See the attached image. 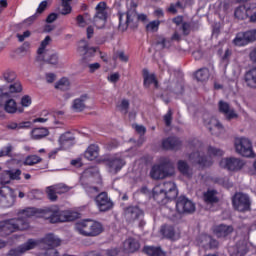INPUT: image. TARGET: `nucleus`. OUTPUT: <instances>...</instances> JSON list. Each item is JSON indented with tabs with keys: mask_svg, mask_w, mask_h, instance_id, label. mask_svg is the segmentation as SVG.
<instances>
[{
	"mask_svg": "<svg viewBox=\"0 0 256 256\" xmlns=\"http://www.w3.org/2000/svg\"><path fill=\"white\" fill-rule=\"evenodd\" d=\"M119 25L118 30L124 33L127 29H137L139 21L146 23L147 15L138 14L136 6L127 10V12H118Z\"/></svg>",
	"mask_w": 256,
	"mask_h": 256,
	"instance_id": "obj_1",
	"label": "nucleus"
},
{
	"mask_svg": "<svg viewBox=\"0 0 256 256\" xmlns=\"http://www.w3.org/2000/svg\"><path fill=\"white\" fill-rule=\"evenodd\" d=\"M75 229L84 237H97L103 232V224L87 219L76 223Z\"/></svg>",
	"mask_w": 256,
	"mask_h": 256,
	"instance_id": "obj_2",
	"label": "nucleus"
},
{
	"mask_svg": "<svg viewBox=\"0 0 256 256\" xmlns=\"http://www.w3.org/2000/svg\"><path fill=\"white\" fill-rule=\"evenodd\" d=\"M78 49L81 53H84L82 57V63L86 67H88L89 73H95V71H99V69H101V64H99L98 62L92 63V64L89 63L92 57H95V53H97L98 48H95V47L89 48V44L85 40H82L80 42V46Z\"/></svg>",
	"mask_w": 256,
	"mask_h": 256,
	"instance_id": "obj_3",
	"label": "nucleus"
},
{
	"mask_svg": "<svg viewBox=\"0 0 256 256\" xmlns=\"http://www.w3.org/2000/svg\"><path fill=\"white\" fill-rule=\"evenodd\" d=\"M2 81H5V85L2 86V91L7 93H21L23 86L21 82H17V74L13 70H6L2 74Z\"/></svg>",
	"mask_w": 256,
	"mask_h": 256,
	"instance_id": "obj_4",
	"label": "nucleus"
},
{
	"mask_svg": "<svg viewBox=\"0 0 256 256\" xmlns=\"http://www.w3.org/2000/svg\"><path fill=\"white\" fill-rule=\"evenodd\" d=\"M100 179L99 176V168L97 167H90L87 168L80 177V184L84 189L87 191V193H99V187L97 186H91V183H93V179Z\"/></svg>",
	"mask_w": 256,
	"mask_h": 256,
	"instance_id": "obj_5",
	"label": "nucleus"
},
{
	"mask_svg": "<svg viewBox=\"0 0 256 256\" xmlns=\"http://www.w3.org/2000/svg\"><path fill=\"white\" fill-rule=\"evenodd\" d=\"M175 173L173 169V163L166 160L160 164L152 166L149 175L151 179L159 181V179H165V177H171Z\"/></svg>",
	"mask_w": 256,
	"mask_h": 256,
	"instance_id": "obj_6",
	"label": "nucleus"
},
{
	"mask_svg": "<svg viewBox=\"0 0 256 256\" xmlns=\"http://www.w3.org/2000/svg\"><path fill=\"white\" fill-rule=\"evenodd\" d=\"M232 205L239 213L251 211V198L247 194L236 193L232 199Z\"/></svg>",
	"mask_w": 256,
	"mask_h": 256,
	"instance_id": "obj_7",
	"label": "nucleus"
},
{
	"mask_svg": "<svg viewBox=\"0 0 256 256\" xmlns=\"http://www.w3.org/2000/svg\"><path fill=\"white\" fill-rule=\"evenodd\" d=\"M176 211L179 215H193L196 211L195 203L185 196H179L176 200Z\"/></svg>",
	"mask_w": 256,
	"mask_h": 256,
	"instance_id": "obj_8",
	"label": "nucleus"
},
{
	"mask_svg": "<svg viewBox=\"0 0 256 256\" xmlns=\"http://www.w3.org/2000/svg\"><path fill=\"white\" fill-rule=\"evenodd\" d=\"M236 153L242 155V157H255L253 152V144L248 138H237L235 140Z\"/></svg>",
	"mask_w": 256,
	"mask_h": 256,
	"instance_id": "obj_9",
	"label": "nucleus"
},
{
	"mask_svg": "<svg viewBox=\"0 0 256 256\" xmlns=\"http://www.w3.org/2000/svg\"><path fill=\"white\" fill-rule=\"evenodd\" d=\"M14 94L7 91L3 92V89H0V107H3L6 113H17V102L11 98Z\"/></svg>",
	"mask_w": 256,
	"mask_h": 256,
	"instance_id": "obj_10",
	"label": "nucleus"
},
{
	"mask_svg": "<svg viewBox=\"0 0 256 256\" xmlns=\"http://www.w3.org/2000/svg\"><path fill=\"white\" fill-rule=\"evenodd\" d=\"M41 213L44 219H50V223H63L64 221H71V218L61 210H53L51 208H48L42 210Z\"/></svg>",
	"mask_w": 256,
	"mask_h": 256,
	"instance_id": "obj_11",
	"label": "nucleus"
},
{
	"mask_svg": "<svg viewBox=\"0 0 256 256\" xmlns=\"http://www.w3.org/2000/svg\"><path fill=\"white\" fill-rule=\"evenodd\" d=\"M106 21H107V3L100 2L96 6V14L92 20V23H94L97 29H103V27H105Z\"/></svg>",
	"mask_w": 256,
	"mask_h": 256,
	"instance_id": "obj_12",
	"label": "nucleus"
},
{
	"mask_svg": "<svg viewBox=\"0 0 256 256\" xmlns=\"http://www.w3.org/2000/svg\"><path fill=\"white\" fill-rule=\"evenodd\" d=\"M253 41H256V30L240 32L234 39V45L243 47L245 45H249V43H253Z\"/></svg>",
	"mask_w": 256,
	"mask_h": 256,
	"instance_id": "obj_13",
	"label": "nucleus"
},
{
	"mask_svg": "<svg viewBox=\"0 0 256 256\" xmlns=\"http://www.w3.org/2000/svg\"><path fill=\"white\" fill-rule=\"evenodd\" d=\"M96 205L102 213H105L106 211H111L113 209L114 203L109 198V196L106 194V192H102L98 194L95 198Z\"/></svg>",
	"mask_w": 256,
	"mask_h": 256,
	"instance_id": "obj_14",
	"label": "nucleus"
},
{
	"mask_svg": "<svg viewBox=\"0 0 256 256\" xmlns=\"http://www.w3.org/2000/svg\"><path fill=\"white\" fill-rule=\"evenodd\" d=\"M220 165L224 169H228V171H241L245 166V162L239 158L230 157V158H223L220 161Z\"/></svg>",
	"mask_w": 256,
	"mask_h": 256,
	"instance_id": "obj_15",
	"label": "nucleus"
},
{
	"mask_svg": "<svg viewBox=\"0 0 256 256\" xmlns=\"http://www.w3.org/2000/svg\"><path fill=\"white\" fill-rule=\"evenodd\" d=\"M37 247V241L34 239H29L26 243L18 246L17 248H12L7 253L8 256H21L27 251H31V249H35Z\"/></svg>",
	"mask_w": 256,
	"mask_h": 256,
	"instance_id": "obj_16",
	"label": "nucleus"
},
{
	"mask_svg": "<svg viewBox=\"0 0 256 256\" xmlns=\"http://www.w3.org/2000/svg\"><path fill=\"white\" fill-rule=\"evenodd\" d=\"M109 173L117 175L123 167H125V160L119 156L112 157L106 161Z\"/></svg>",
	"mask_w": 256,
	"mask_h": 256,
	"instance_id": "obj_17",
	"label": "nucleus"
},
{
	"mask_svg": "<svg viewBox=\"0 0 256 256\" xmlns=\"http://www.w3.org/2000/svg\"><path fill=\"white\" fill-rule=\"evenodd\" d=\"M196 242L203 249H217L219 247V242L207 234L199 235Z\"/></svg>",
	"mask_w": 256,
	"mask_h": 256,
	"instance_id": "obj_18",
	"label": "nucleus"
},
{
	"mask_svg": "<svg viewBox=\"0 0 256 256\" xmlns=\"http://www.w3.org/2000/svg\"><path fill=\"white\" fill-rule=\"evenodd\" d=\"M247 251H249V242L245 239L239 240L235 246L229 248L230 256H245Z\"/></svg>",
	"mask_w": 256,
	"mask_h": 256,
	"instance_id": "obj_19",
	"label": "nucleus"
},
{
	"mask_svg": "<svg viewBox=\"0 0 256 256\" xmlns=\"http://www.w3.org/2000/svg\"><path fill=\"white\" fill-rule=\"evenodd\" d=\"M182 145H183V142H181V139L175 136H171L162 140V147L166 151H177L181 149Z\"/></svg>",
	"mask_w": 256,
	"mask_h": 256,
	"instance_id": "obj_20",
	"label": "nucleus"
},
{
	"mask_svg": "<svg viewBox=\"0 0 256 256\" xmlns=\"http://www.w3.org/2000/svg\"><path fill=\"white\" fill-rule=\"evenodd\" d=\"M152 199L157 201L159 205H165L168 201H171V198L163 191L161 185H157L152 190Z\"/></svg>",
	"mask_w": 256,
	"mask_h": 256,
	"instance_id": "obj_21",
	"label": "nucleus"
},
{
	"mask_svg": "<svg viewBox=\"0 0 256 256\" xmlns=\"http://www.w3.org/2000/svg\"><path fill=\"white\" fill-rule=\"evenodd\" d=\"M4 189L0 188V197H3L5 207H11L15 203V191L9 186Z\"/></svg>",
	"mask_w": 256,
	"mask_h": 256,
	"instance_id": "obj_22",
	"label": "nucleus"
},
{
	"mask_svg": "<svg viewBox=\"0 0 256 256\" xmlns=\"http://www.w3.org/2000/svg\"><path fill=\"white\" fill-rule=\"evenodd\" d=\"M142 75L144 79L143 84L146 89H149L151 85H154L155 89H159V81L157 80L155 73L151 74L147 69H143Z\"/></svg>",
	"mask_w": 256,
	"mask_h": 256,
	"instance_id": "obj_23",
	"label": "nucleus"
},
{
	"mask_svg": "<svg viewBox=\"0 0 256 256\" xmlns=\"http://www.w3.org/2000/svg\"><path fill=\"white\" fill-rule=\"evenodd\" d=\"M218 107L220 113H223L228 121H231V119H237L239 117V115L235 113L234 109H231V106H229V103L227 102L220 101Z\"/></svg>",
	"mask_w": 256,
	"mask_h": 256,
	"instance_id": "obj_24",
	"label": "nucleus"
},
{
	"mask_svg": "<svg viewBox=\"0 0 256 256\" xmlns=\"http://www.w3.org/2000/svg\"><path fill=\"white\" fill-rule=\"evenodd\" d=\"M89 100V96L87 94L81 95L79 98L74 99L72 102V109L75 113H81L87 109V101Z\"/></svg>",
	"mask_w": 256,
	"mask_h": 256,
	"instance_id": "obj_25",
	"label": "nucleus"
},
{
	"mask_svg": "<svg viewBox=\"0 0 256 256\" xmlns=\"http://www.w3.org/2000/svg\"><path fill=\"white\" fill-rule=\"evenodd\" d=\"M42 243L44 245V249L49 251L51 249H55V247H59V245H61V239L54 234H48L43 238Z\"/></svg>",
	"mask_w": 256,
	"mask_h": 256,
	"instance_id": "obj_26",
	"label": "nucleus"
},
{
	"mask_svg": "<svg viewBox=\"0 0 256 256\" xmlns=\"http://www.w3.org/2000/svg\"><path fill=\"white\" fill-rule=\"evenodd\" d=\"M141 248V244L135 238H128L123 242V251L125 253H137V250Z\"/></svg>",
	"mask_w": 256,
	"mask_h": 256,
	"instance_id": "obj_27",
	"label": "nucleus"
},
{
	"mask_svg": "<svg viewBox=\"0 0 256 256\" xmlns=\"http://www.w3.org/2000/svg\"><path fill=\"white\" fill-rule=\"evenodd\" d=\"M11 233H15V226L11 219L4 220L0 222V237H7V235H11Z\"/></svg>",
	"mask_w": 256,
	"mask_h": 256,
	"instance_id": "obj_28",
	"label": "nucleus"
},
{
	"mask_svg": "<svg viewBox=\"0 0 256 256\" xmlns=\"http://www.w3.org/2000/svg\"><path fill=\"white\" fill-rule=\"evenodd\" d=\"M125 217L127 221H137V219H141V217H143V212L139 207H128L125 210Z\"/></svg>",
	"mask_w": 256,
	"mask_h": 256,
	"instance_id": "obj_29",
	"label": "nucleus"
},
{
	"mask_svg": "<svg viewBox=\"0 0 256 256\" xmlns=\"http://www.w3.org/2000/svg\"><path fill=\"white\" fill-rule=\"evenodd\" d=\"M233 233V226L220 224L214 228V235L218 238L228 237Z\"/></svg>",
	"mask_w": 256,
	"mask_h": 256,
	"instance_id": "obj_30",
	"label": "nucleus"
},
{
	"mask_svg": "<svg viewBox=\"0 0 256 256\" xmlns=\"http://www.w3.org/2000/svg\"><path fill=\"white\" fill-rule=\"evenodd\" d=\"M208 129L212 135H221L223 133V125L216 118H211L208 122Z\"/></svg>",
	"mask_w": 256,
	"mask_h": 256,
	"instance_id": "obj_31",
	"label": "nucleus"
},
{
	"mask_svg": "<svg viewBox=\"0 0 256 256\" xmlns=\"http://www.w3.org/2000/svg\"><path fill=\"white\" fill-rule=\"evenodd\" d=\"M244 82L250 89H256V67L248 70L244 74Z\"/></svg>",
	"mask_w": 256,
	"mask_h": 256,
	"instance_id": "obj_32",
	"label": "nucleus"
},
{
	"mask_svg": "<svg viewBox=\"0 0 256 256\" xmlns=\"http://www.w3.org/2000/svg\"><path fill=\"white\" fill-rule=\"evenodd\" d=\"M162 187V191H164L169 199H176L177 198V186L173 182H164Z\"/></svg>",
	"mask_w": 256,
	"mask_h": 256,
	"instance_id": "obj_33",
	"label": "nucleus"
},
{
	"mask_svg": "<svg viewBox=\"0 0 256 256\" xmlns=\"http://www.w3.org/2000/svg\"><path fill=\"white\" fill-rule=\"evenodd\" d=\"M12 225H14V231H25L29 227V221L26 218L18 217L11 219Z\"/></svg>",
	"mask_w": 256,
	"mask_h": 256,
	"instance_id": "obj_34",
	"label": "nucleus"
},
{
	"mask_svg": "<svg viewBox=\"0 0 256 256\" xmlns=\"http://www.w3.org/2000/svg\"><path fill=\"white\" fill-rule=\"evenodd\" d=\"M39 59L44 61V63H47L48 65H59V54L57 53H47L45 52L41 56H39Z\"/></svg>",
	"mask_w": 256,
	"mask_h": 256,
	"instance_id": "obj_35",
	"label": "nucleus"
},
{
	"mask_svg": "<svg viewBox=\"0 0 256 256\" xmlns=\"http://www.w3.org/2000/svg\"><path fill=\"white\" fill-rule=\"evenodd\" d=\"M161 233L166 237V239H171L172 241H176V239L179 237V234H177L175 228L170 225L163 226L161 229Z\"/></svg>",
	"mask_w": 256,
	"mask_h": 256,
	"instance_id": "obj_36",
	"label": "nucleus"
},
{
	"mask_svg": "<svg viewBox=\"0 0 256 256\" xmlns=\"http://www.w3.org/2000/svg\"><path fill=\"white\" fill-rule=\"evenodd\" d=\"M84 157L88 159V161H95V159L99 157V146L94 144L90 145L85 151Z\"/></svg>",
	"mask_w": 256,
	"mask_h": 256,
	"instance_id": "obj_37",
	"label": "nucleus"
},
{
	"mask_svg": "<svg viewBox=\"0 0 256 256\" xmlns=\"http://www.w3.org/2000/svg\"><path fill=\"white\" fill-rule=\"evenodd\" d=\"M190 159L194 163H198V165H202L203 167H209V165H211V161L207 160L206 157L201 156L199 152L190 154Z\"/></svg>",
	"mask_w": 256,
	"mask_h": 256,
	"instance_id": "obj_38",
	"label": "nucleus"
},
{
	"mask_svg": "<svg viewBox=\"0 0 256 256\" xmlns=\"http://www.w3.org/2000/svg\"><path fill=\"white\" fill-rule=\"evenodd\" d=\"M144 253L149 256H165V251L161 247L146 246L143 249Z\"/></svg>",
	"mask_w": 256,
	"mask_h": 256,
	"instance_id": "obj_39",
	"label": "nucleus"
},
{
	"mask_svg": "<svg viewBox=\"0 0 256 256\" xmlns=\"http://www.w3.org/2000/svg\"><path fill=\"white\" fill-rule=\"evenodd\" d=\"M32 139H43L49 135V130L47 128H34L31 132Z\"/></svg>",
	"mask_w": 256,
	"mask_h": 256,
	"instance_id": "obj_40",
	"label": "nucleus"
},
{
	"mask_svg": "<svg viewBox=\"0 0 256 256\" xmlns=\"http://www.w3.org/2000/svg\"><path fill=\"white\" fill-rule=\"evenodd\" d=\"M205 203H218L219 198H217L216 190H208L203 195Z\"/></svg>",
	"mask_w": 256,
	"mask_h": 256,
	"instance_id": "obj_41",
	"label": "nucleus"
},
{
	"mask_svg": "<svg viewBox=\"0 0 256 256\" xmlns=\"http://www.w3.org/2000/svg\"><path fill=\"white\" fill-rule=\"evenodd\" d=\"M55 89H59V91H69V89H71V82H69L67 78H62L55 84Z\"/></svg>",
	"mask_w": 256,
	"mask_h": 256,
	"instance_id": "obj_42",
	"label": "nucleus"
},
{
	"mask_svg": "<svg viewBox=\"0 0 256 256\" xmlns=\"http://www.w3.org/2000/svg\"><path fill=\"white\" fill-rule=\"evenodd\" d=\"M178 170L180 173H182V175H186V177H191L192 175L189 164L183 160L178 161Z\"/></svg>",
	"mask_w": 256,
	"mask_h": 256,
	"instance_id": "obj_43",
	"label": "nucleus"
},
{
	"mask_svg": "<svg viewBox=\"0 0 256 256\" xmlns=\"http://www.w3.org/2000/svg\"><path fill=\"white\" fill-rule=\"evenodd\" d=\"M195 77L197 79V81H207L209 79V69L207 68H202L199 69L196 73H195Z\"/></svg>",
	"mask_w": 256,
	"mask_h": 256,
	"instance_id": "obj_44",
	"label": "nucleus"
},
{
	"mask_svg": "<svg viewBox=\"0 0 256 256\" xmlns=\"http://www.w3.org/2000/svg\"><path fill=\"white\" fill-rule=\"evenodd\" d=\"M46 195L48 197L49 200L51 201H57L58 196H57V188H55L54 185L52 186H48L46 188Z\"/></svg>",
	"mask_w": 256,
	"mask_h": 256,
	"instance_id": "obj_45",
	"label": "nucleus"
},
{
	"mask_svg": "<svg viewBox=\"0 0 256 256\" xmlns=\"http://www.w3.org/2000/svg\"><path fill=\"white\" fill-rule=\"evenodd\" d=\"M160 25H161V21L154 20L152 22H149L146 25V30L149 31L150 33H157L159 31V26Z\"/></svg>",
	"mask_w": 256,
	"mask_h": 256,
	"instance_id": "obj_46",
	"label": "nucleus"
},
{
	"mask_svg": "<svg viewBox=\"0 0 256 256\" xmlns=\"http://www.w3.org/2000/svg\"><path fill=\"white\" fill-rule=\"evenodd\" d=\"M225 75L230 81H235L239 77V71H237V67H231L225 71Z\"/></svg>",
	"mask_w": 256,
	"mask_h": 256,
	"instance_id": "obj_47",
	"label": "nucleus"
},
{
	"mask_svg": "<svg viewBox=\"0 0 256 256\" xmlns=\"http://www.w3.org/2000/svg\"><path fill=\"white\" fill-rule=\"evenodd\" d=\"M49 43H51V36H46L45 39L41 42L40 47L38 48V55H43L45 53H47V51L45 50V48L49 45Z\"/></svg>",
	"mask_w": 256,
	"mask_h": 256,
	"instance_id": "obj_48",
	"label": "nucleus"
},
{
	"mask_svg": "<svg viewBox=\"0 0 256 256\" xmlns=\"http://www.w3.org/2000/svg\"><path fill=\"white\" fill-rule=\"evenodd\" d=\"M55 189H56V193H58V195H63V193H69V190L72 189L71 186H68L67 184H56L54 185Z\"/></svg>",
	"mask_w": 256,
	"mask_h": 256,
	"instance_id": "obj_49",
	"label": "nucleus"
},
{
	"mask_svg": "<svg viewBox=\"0 0 256 256\" xmlns=\"http://www.w3.org/2000/svg\"><path fill=\"white\" fill-rule=\"evenodd\" d=\"M41 161V157L37 155H30L25 159L24 165H37V163H41Z\"/></svg>",
	"mask_w": 256,
	"mask_h": 256,
	"instance_id": "obj_50",
	"label": "nucleus"
},
{
	"mask_svg": "<svg viewBox=\"0 0 256 256\" xmlns=\"http://www.w3.org/2000/svg\"><path fill=\"white\" fill-rule=\"evenodd\" d=\"M225 152L219 148H215L213 146L208 147V155L210 157H223Z\"/></svg>",
	"mask_w": 256,
	"mask_h": 256,
	"instance_id": "obj_51",
	"label": "nucleus"
},
{
	"mask_svg": "<svg viewBox=\"0 0 256 256\" xmlns=\"http://www.w3.org/2000/svg\"><path fill=\"white\" fill-rule=\"evenodd\" d=\"M20 215H22L24 219H28L29 217H35V215H37V209L26 208L20 212Z\"/></svg>",
	"mask_w": 256,
	"mask_h": 256,
	"instance_id": "obj_52",
	"label": "nucleus"
},
{
	"mask_svg": "<svg viewBox=\"0 0 256 256\" xmlns=\"http://www.w3.org/2000/svg\"><path fill=\"white\" fill-rule=\"evenodd\" d=\"M234 15L237 19H245L247 17V10L245 9V6L238 7L235 10Z\"/></svg>",
	"mask_w": 256,
	"mask_h": 256,
	"instance_id": "obj_53",
	"label": "nucleus"
},
{
	"mask_svg": "<svg viewBox=\"0 0 256 256\" xmlns=\"http://www.w3.org/2000/svg\"><path fill=\"white\" fill-rule=\"evenodd\" d=\"M11 183V176L9 171H5L0 174V185H9Z\"/></svg>",
	"mask_w": 256,
	"mask_h": 256,
	"instance_id": "obj_54",
	"label": "nucleus"
},
{
	"mask_svg": "<svg viewBox=\"0 0 256 256\" xmlns=\"http://www.w3.org/2000/svg\"><path fill=\"white\" fill-rule=\"evenodd\" d=\"M163 119L166 127H171V123H173V110L169 109Z\"/></svg>",
	"mask_w": 256,
	"mask_h": 256,
	"instance_id": "obj_55",
	"label": "nucleus"
},
{
	"mask_svg": "<svg viewBox=\"0 0 256 256\" xmlns=\"http://www.w3.org/2000/svg\"><path fill=\"white\" fill-rule=\"evenodd\" d=\"M173 40L170 39H166V38H160L158 41H157V45H162L163 49H169V47H171V42Z\"/></svg>",
	"mask_w": 256,
	"mask_h": 256,
	"instance_id": "obj_56",
	"label": "nucleus"
},
{
	"mask_svg": "<svg viewBox=\"0 0 256 256\" xmlns=\"http://www.w3.org/2000/svg\"><path fill=\"white\" fill-rule=\"evenodd\" d=\"M120 111L124 113V115H127L129 112V100L123 99L120 104Z\"/></svg>",
	"mask_w": 256,
	"mask_h": 256,
	"instance_id": "obj_57",
	"label": "nucleus"
},
{
	"mask_svg": "<svg viewBox=\"0 0 256 256\" xmlns=\"http://www.w3.org/2000/svg\"><path fill=\"white\" fill-rule=\"evenodd\" d=\"M11 180L19 181L21 179V170L17 169L16 171L8 170Z\"/></svg>",
	"mask_w": 256,
	"mask_h": 256,
	"instance_id": "obj_58",
	"label": "nucleus"
},
{
	"mask_svg": "<svg viewBox=\"0 0 256 256\" xmlns=\"http://www.w3.org/2000/svg\"><path fill=\"white\" fill-rule=\"evenodd\" d=\"M60 141L61 143H69L71 141H75V137L71 136V133H66L60 137Z\"/></svg>",
	"mask_w": 256,
	"mask_h": 256,
	"instance_id": "obj_59",
	"label": "nucleus"
},
{
	"mask_svg": "<svg viewBox=\"0 0 256 256\" xmlns=\"http://www.w3.org/2000/svg\"><path fill=\"white\" fill-rule=\"evenodd\" d=\"M132 127L139 135H144L145 133H147V128H145V126L143 125L134 124Z\"/></svg>",
	"mask_w": 256,
	"mask_h": 256,
	"instance_id": "obj_60",
	"label": "nucleus"
},
{
	"mask_svg": "<svg viewBox=\"0 0 256 256\" xmlns=\"http://www.w3.org/2000/svg\"><path fill=\"white\" fill-rule=\"evenodd\" d=\"M46 9H47V0L42 1L39 4V7L37 8V11H36V15H41V13H44Z\"/></svg>",
	"mask_w": 256,
	"mask_h": 256,
	"instance_id": "obj_61",
	"label": "nucleus"
},
{
	"mask_svg": "<svg viewBox=\"0 0 256 256\" xmlns=\"http://www.w3.org/2000/svg\"><path fill=\"white\" fill-rule=\"evenodd\" d=\"M22 107H29L31 105V97L29 95H25L21 99Z\"/></svg>",
	"mask_w": 256,
	"mask_h": 256,
	"instance_id": "obj_62",
	"label": "nucleus"
},
{
	"mask_svg": "<svg viewBox=\"0 0 256 256\" xmlns=\"http://www.w3.org/2000/svg\"><path fill=\"white\" fill-rule=\"evenodd\" d=\"M71 11H72L71 4H62L61 15H69Z\"/></svg>",
	"mask_w": 256,
	"mask_h": 256,
	"instance_id": "obj_63",
	"label": "nucleus"
},
{
	"mask_svg": "<svg viewBox=\"0 0 256 256\" xmlns=\"http://www.w3.org/2000/svg\"><path fill=\"white\" fill-rule=\"evenodd\" d=\"M119 253H121L119 248H112L106 251L107 256H119Z\"/></svg>",
	"mask_w": 256,
	"mask_h": 256,
	"instance_id": "obj_64",
	"label": "nucleus"
}]
</instances>
